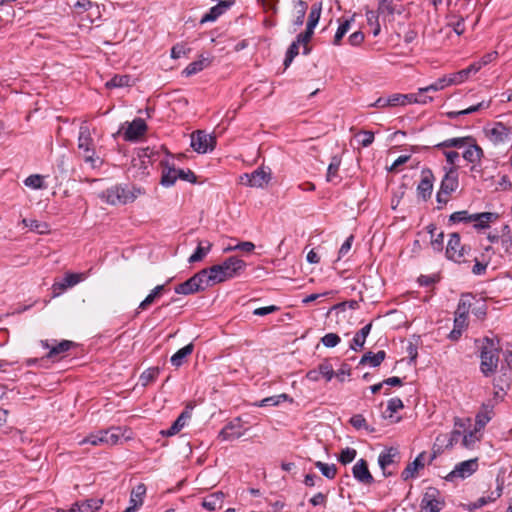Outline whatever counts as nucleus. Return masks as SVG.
<instances>
[{
	"mask_svg": "<svg viewBox=\"0 0 512 512\" xmlns=\"http://www.w3.org/2000/svg\"><path fill=\"white\" fill-rule=\"evenodd\" d=\"M299 45L300 44H298L296 42V40H295L289 46V48H288V50L286 52L285 59H284L285 69L290 66V64L292 63L293 59L298 55V53H299Z\"/></svg>",
	"mask_w": 512,
	"mask_h": 512,
	"instance_id": "nucleus-55",
	"label": "nucleus"
},
{
	"mask_svg": "<svg viewBox=\"0 0 512 512\" xmlns=\"http://www.w3.org/2000/svg\"><path fill=\"white\" fill-rule=\"evenodd\" d=\"M340 163H341V160L337 156L332 157L331 162L327 169V175H326L327 181L330 182L333 180L334 177L337 176L338 170L340 167Z\"/></svg>",
	"mask_w": 512,
	"mask_h": 512,
	"instance_id": "nucleus-57",
	"label": "nucleus"
},
{
	"mask_svg": "<svg viewBox=\"0 0 512 512\" xmlns=\"http://www.w3.org/2000/svg\"><path fill=\"white\" fill-rule=\"evenodd\" d=\"M165 291V285H157L146 298L139 304L138 310H146L151 304H153Z\"/></svg>",
	"mask_w": 512,
	"mask_h": 512,
	"instance_id": "nucleus-37",
	"label": "nucleus"
},
{
	"mask_svg": "<svg viewBox=\"0 0 512 512\" xmlns=\"http://www.w3.org/2000/svg\"><path fill=\"white\" fill-rule=\"evenodd\" d=\"M457 84V80H455L453 73L449 76H445L443 78H439L435 83L419 89L420 96L423 95V92H430V91H439L444 89L445 87Z\"/></svg>",
	"mask_w": 512,
	"mask_h": 512,
	"instance_id": "nucleus-28",
	"label": "nucleus"
},
{
	"mask_svg": "<svg viewBox=\"0 0 512 512\" xmlns=\"http://www.w3.org/2000/svg\"><path fill=\"white\" fill-rule=\"evenodd\" d=\"M372 329V322L362 327L353 337L350 344V348L354 351H358L363 348L366 338Z\"/></svg>",
	"mask_w": 512,
	"mask_h": 512,
	"instance_id": "nucleus-29",
	"label": "nucleus"
},
{
	"mask_svg": "<svg viewBox=\"0 0 512 512\" xmlns=\"http://www.w3.org/2000/svg\"><path fill=\"white\" fill-rule=\"evenodd\" d=\"M480 70V65H477L476 62L470 64L467 68L462 69L458 72L453 73L455 80H457V84L463 83L466 81L471 74H476Z\"/></svg>",
	"mask_w": 512,
	"mask_h": 512,
	"instance_id": "nucleus-41",
	"label": "nucleus"
},
{
	"mask_svg": "<svg viewBox=\"0 0 512 512\" xmlns=\"http://www.w3.org/2000/svg\"><path fill=\"white\" fill-rule=\"evenodd\" d=\"M317 369L319 370L320 375L324 377L326 381H330L335 375L333 366L327 359L321 362Z\"/></svg>",
	"mask_w": 512,
	"mask_h": 512,
	"instance_id": "nucleus-53",
	"label": "nucleus"
},
{
	"mask_svg": "<svg viewBox=\"0 0 512 512\" xmlns=\"http://www.w3.org/2000/svg\"><path fill=\"white\" fill-rule=\"evenodd\" d=\"M212 243L208 240L198 241L197 248L194 253L189 257V263H196L203 260V258L210 252Z\"/></svg>",
	"mask_w": 512,
	"mask_h": 512,
	"instance_id": "nucleus-30",
	"label": "nucleus"
},
{
	"mask_svg": "<svg viewBox=\"0 0 512 512\" xmlns=\"http://www.w3.org/2000/svg\"><path fill=\"white\" fill-rule=\"evenodd\" d=\"M210 65V60L201 56L200 59L191 62L182 72L186 77H190L202 71L204 68Z\"/></svg>",
	"mask_w": 512,
	"mask_h": 512,
	"instance_id": "nucleus-36",
	"label": "nucleus"
},
{
	"mask_svg": "<svg viewBox=\"0 0 512 512\" xmlns=\"http://www.w3.org/2000/svg\"><path fill=\"white\" fill-rule=\"evenodd\" d=\"M386 352L380 350L377 353L371 351L366 352L360 359L358 365H369L371 367H378L385 359Z\"/></svg>",
	"mask_w": 512,
	"mask_h": 512,
	"instance_id": "nucleus-27",
	"label": "nucleus"
},
{
	"mask_svg": "<svg viewBox=\"0 0 512 512\" xmlns=\"http://www.w3.org/2000/svg\"><path fill=\"white\" fill-rule=\"evenodd\" d=\"M234 4V0L220 1L217 5L210 8L209 12L204 14L200 19V23L213 22L220 17L227 9Z\"/></svg>",
	"mask_w": 512,
	"mask_h": 512,
	"instance_id": "nucleus-21",
	"label": "nucleus"
},
{
	"mask_svg": "<svg viewBox=\"0 0 512 512\" xmlns=\"http://www.w3.org/2000/svg\"><path fill=\"white\" fill-rule=\"evenodd\" d=\"M358 136H361L360 144L362 147L370 146L374 141V133L371 131L362 130L358 133Z\"/></svg>",
	"mask_w": 512,
	"mask_h": 512,
	"instance_id": "nucleus-64",
	"label": "nucleus"
},
{
	"mask_svg": "<svg viewBox=\"0 0 512 512\" xmlns=\"http://www.w3.org/2000/svg\"><path fill=\"white\" fill-rule=\"evenodd\" d=\"M377 9L382 14L383 21H392L395 14H401L403 12L402 5H398L395 0H377Z\"/></svg>",
	"mask_w": 512,
	"mask_h": 512,
	"instance_id": "nucleus-18",
	"label": "nucleus"
},
{
	"mask_svg": "<svg viewBox=\"0 0 512 512\" xmlns=\"http://www.w3.org/2000/svg\"><path fill=\"white\" fill-rule=\"evenodd\" d=\"M246 267V263L236 256L227 258L223 263L210 267L213 280L216 283L224 282L238 276Z\"/></svg>",
	"mask_w": 512,
	"mask_h": 512,
	"instance_id": "nucleus-3",
	"label": "nucleus"
},
{
	"mask_svg": "<svg viewBox=\"0 0 512 512\" xmlns=\"http://www.w3.org/2000/svg\"><path fill=\"white\" fill-rule=\"evenodd\" d=\"M315 467L318 468L322 475L328 479H334L337 474V467L335 464H327L322 461H316Z\"/></svg>",
	"mask_w": 512,
	"mask_h": 512,
	"instance_id": "nucleus-50",
	"label": "nucleus"
},
{
	"mask_svg": "<svg viewBox=\"0 0 512 512\" xmlns=\"http://www.w3.org/2000/svg\"><path fill=\"white\" fill-rule=\"evenodd\" d=\"M501 246L508 254H512V233L508 225H504L500 235Z\"/></svg>",
	"mask_w": 512,
	"mask_h": 512,
	"instance_id": "nucleus-46",
	"label": "nucleus"
},
{
	"mask_svg": "<svg viewBox=\"0 0 512 512\" xmlns=\"http://www.w3.org/2000/svg\"><path fill=\"white\" fill-rule=\"evenodd\" d=\"M190 418L188 411H183L178 418L173 422L169 429L161 431L163 436H173L177 434L185 425L187 420Z\"/></svg>",
	"mask_w": 512,
	"mask_h": 512,
	"instance_id": "nucleus-33",
	"label": "nucleus"
},
{
	"mask_svg": "<svg viewBox=\"0 0 512 512\" xmlns=\"http://www.w3.org/2000/svg\"><path fill=\"white\" fill-rule=\"evenodd\" d=\"M424 455L425 453H420L413 462L409 463L406 468L402 471L401 477L403 480H408L410 478H415L419 469L424 467Z\"/></svg>",
	"mask_w": 512,
	"mask_h": 512,
	"instance_id": "nucleus-25",
	"label": "nucleus"
},
{
	"mask_svg": "<svg viewBox=\"0 0 512 512\" xmlns=\"http://www.w3.org/2000/svg\"><path fill=\"white\" fill-rule=\"evenodd\" d=\"M289 400L292 402L293 400L285 393L270 396L262 399L257 405L260 407H267V406H278L281 402Z\"/></svg>",
	"mask_w": 512,
	"mask_h": 512,
	"instance_id": "nucleus-47",
	"label": "nucleus"
},
{
	"mask_svg": "<svg viewBox=\"0 0 512 512\" xmlns=\"http://www.w3.org/2000/svg\"><path fill=\"white\" fill-rule=\"evenodd\" d=\"M194 350L193 343H189L188 345L184 346L183 348L179 349L176 353H174L171 358L170 362L171 364L178 368L184 364L187 357L192 354Z\"/></svg>",
	"mask_w": 512,
	"mask_h": 512,
	"instance_id": "nucleus-31",
	"label": "nucleus"
},
{
	"mask_svg": "<svg viewBox=\"0 0 512 512\" xmlns=\"http://www.w3.org/2000/svg\"><path fill=\"white\" fill-rule=\"evenodd\" d=\"M472 138L473 137H471V136L450 138V139H447L443 142L436 144L434 147L437 149L463 148L468 143L471 142Z\"/></svg>",
	"mask_w": 512,
	"mask_h": 512,
	"instance_id": "nucleus-34",
	"label": "nucleus"
},
{
	"mask_svg": "<svg viewBox=\"0 0 512 512\" xmlns=\"http://www.w3.org/2000/svg\"><path fill=\"white\" fill-rule=\"evenodd\" d=\"M147 128V124L142 118H135L132 122H127L123 138L130 142L138 141L146 133Z\"/></svg>",
	"mask_w": 512,
	"mask_h": 512,
	"instance_id": "nucleus-12",
	"label": "nucleus"
},
{
	"mask_svg": "<svg viewBox=\"0 0 512 512\" xmlns=\"http://www.w3.org/2000/svg\"><path fill=\"white\" fill-rule=\"evenodd\" d=\"M478 468L477 459H470L457 464L446 477L447 480H454L455 478H467L471 476Z\"/></svg>",
	"mask_w": 512,
	"mask_h": 512,
	"instance_id": "nucleus-13",
	"label": "nucleus"
},
{
	"mask_svg": "<svg viewBox=\"0 0 512 512\" xmlns=\"http://www.w3.org/2000/svg\"><path fill=\"white\" fill-rule=\"evenodd\" d=\"M489 106H490V101H488V102L481 101L478 104L472 105L464 110L447 112L446 115L450 119H454L461 115H467V114H471V113L477 112L482 109H487V108H489Z\"/></svg>",
	"mask_w": 512,
	"mask_h": 512,
	"instance_id": "nucleus-40",
	"label": "nucleus"
},
{
	"mask_svg": "<svg viewBox=\"0 0 512 512\" xmlns=\"http://www.w3.org/2000/svg\"><path fill=\"white\" fill-rule=\"evenodd\" d=\"M192 277L194 280L196 279V282L199 284L201 291L205 290L209 286L216 284V282L213 280V273L210 272V267L202 269Z\"/></svg>",
	"mask_w": 512,
	"mask_h": 512,
	"instance_id": "nucleus-32",
	"label": "nucleus"
},
{
	"mask_svg": "<svg viewBox=\"0 0 512 512\" xmlns=\"http://www.w3.org/2000/svg\"><path fill=\"white\" fill-rule=\"evenodd\" d=\"M511 134L510 128L505 126L501 122L495 123V125L487 131L489 139L494 144L504 143L509 140Z\"/></svg>",
	"mask_w": 512,
	"mask_h": 512,
	"instance_id": "nucleus-20",
	"label": "nucleus"
},
{
	"mask_svg": "<svg viewBox=\"0 0 512 512\" xmlns=\"http://www.w3.org/2000/svg\"><path fill=\"white\" fill-rule=\"evenodd\" d=\"M480 430H477L475 427L472 431L464 434L462 437V445L465 448H472L476 442L480 440L479 435Z\"/></svg>",
	"mask_w": 512,
	"mask_h": 512,
	"instance_id": "nucleus-52",
	"label": "nucleus"
},
{
	"mask_svg": "<svg viewBox=\"0 0 512 512\" xmlns=\"http://www.w3.org/2000/svg\"><path fill=\"white\" fill-rule=\"evenodd\" d=\"M353 477L363 485L374 483V477L368 469V463L364 459L358 460L352 468Z\"/></svg>",
	"mask_w": 512,
	"mask_h": 512,
	"instance_id": "nucleus-17",
	"label": "nucleus"
},
{
	"mask_svg": "<svg viewBox=\"0 0 512 512\" xmlns=\"http://www.w3.org/2000/svg\"><path fill=\"white\" fill-rule=\"evenodd\" d=\"M24 184L32 189H41L44 187L43 177L39 174L30 175L25 179Z\"/></svg>",
	"mask_w": 512,
	"mask_h": 512,
	"instance_id": "nucleus-58",
	"label": "nucleus"
},
{
	"mask_svg": "<svg viewBox=\"0 0 512 512\" xmlns=\"http://www.w3.org/2000/svg\"><path fill=\"white\" fill-rule=\"evenodd\" d=\"M177 179H179L178 169L169 167L167 170L163 171L160 183L165 187H171L175 184Z\"/></svg>",
	"mask_w": 512,
	"mask_h": 512,
	"instance_id": "nucleus-44",
	"label": "nucleus"
},
{
	"mask_svg": "<svg viewBox=\"0 0 512 512\" xmlns=\"http://www.w3.org/2000/svg\"><path fill=\"white\" fill-rule=\"evenodd\" d=\"M40 345L48 350L46 358L53 361L63 358L66 352L76 347V343L70 340H41Z\"/></svg>",
	"mask_w": 512,
	"mask_h": 512,
	"instance_id": "nucleus-7",
	"label": "nucleus"
},
{
	"mask_svg": "<svg viewBox=\"0 0 512 512\" xmlns=\"http://www.w3.org/2000/svg\"><path fill=\"white\" fill-rule=\"evenodd\" d=\"M322 11V2H315L312 4L310 13L308 16L307 27L315 28L319 22Z\"/></svg>",
	"mask_w": 512,
	"mask_h": 512,
	"instance_id": "nucleus-42",
	"label": "nucleus"
},
{
	"mask_svg": "<svg viewBox=\"0 0 512 512\" xmlns=\"http://www.w3.org/2000/svg\"><path fill=\"white\" fill-rule=\"evenodd\" d=\"M243 435L241 419L238 417L226 424L219 432L218 437L224 441H229L238 439Z\"/></svg>",
	"mask_w": 512,
	"mask_h": 512,
	"instance_id": "nucleus-16",
	"label": "nucleus"
},
{
	"mask_svg": "<svg viewBox=\"0 0 512 512\" xmlns=\"http://www.w3.org/2000/svg\"><path fill=\"white\" fill-rule=\"evenodd\" d=\"M352 20L353 19H346L342 23H340L333 39V45H340L342 38L350 29Z\"/></svg>",
	"mask_w": 512,
	"mask_h": 512,
	"instance_id": "nucleus-51",
	"label": "nucleus"
},
{
	"mask_svg": "<svg viewBox=\"0 0 512 512\" xmlns=\"http://www.w3.org/2000/svg\"><path fill=\"white\" fill-rule=\"evenodd\" d=\"M120 439V429L119 428H111L108 430L98 431L96 433H91L82 439L79 444H91L93 446H112L118 443Z\"/></svg>",
	"mask_w": 512,
	"mask_h": 512,
	"instance_id": "nucleus-6",
	"label": "nucleus"
},
{
	"mask_svg": "<svg viewBox=\"0 0 512 512\" xmlns=\"http://www.w3.org/2000/svg\"><path fill=\"white\" fill-rule=\"evenodd\" d=\"M482 148L476 144L475 139L472 138L471 142L465 146L463 158L470 163H477L483 157Z\"/></svg>",
	"mask_w": 512,
	"mask_h": 512,
	"instance_id": "nucleus-24",
	"label": "nucleus"
},
{
	"mask_svg": "<svg viewBox=\"0 0 512 512\" xmlns=\"http://www.w3.org/2000/svg\"><path fill=\"white\" fill-rule=\"evenodd\" d=\"M399 456V451L397 448L390 447L383 450L378 457V464L380 468L383 470V475L385 477L390 476V473H386V467L393 464L395 462V458Z\"/></svg>",
	"mask_w": 512,
	"mask_h": 512,
	"instance_id": "nucleus-23",
	"label": "nucleus"
},
{
	"mask_svg": "<svg viewBox=\"0 0 512 512\" xmlns=\"http://www.w3.org/2000/svg\"><path fill=\"white\" fill-rule=\"evenodd\" d=\"M349 422L355 429H368L366 419L361 414L352 416Z\"/></svg>",
	"mask_w": 512,
	"mask_h": 512,
	"instance_id": "nucleus-62",
	"label": "nucleus"
},
{
	"mask_svg": "<svg viewBox=\"0 0 512 512\" xmlns=\"http://www.w3.org/2000/svg\"><path fill=\"white\" fill-rule=\"evenodd\" d=\"M84 278V274L82 273H67L61 281L55 282L52 285L53 296H59L67 288L75 286L76 284L84 280Z\"/></svg>",
	"mask_w": 512,
	"mask_h": 512,
	"instance_id": "nucleus-15",
	"label": "nucleus"
},
{
	"mask_svg": "<svg viewBox=\"0 0 512 512\" xmlns=\"http://www.w3.org/2000/svg\"><path fill=\"white\" fill-rule=\"evenodd\" d=\"M438 491L430 489L427 491L421 501L420 512H439L441 510V503L437 499Z\"/></svg>",
	"mask_w": 512,
	"mask_h": 512,
	"instance_id": "nucleus-19",
	"label": "nucleus"
},
{
	"mask_svg": "<svg viewBox=\"0 0 512 512\" xmlns=\"http://www.w3.org/2000/svg\"><path fill=\"white\" fill-rule=\"evenodd\" d=\"M313 33L314 29L306 26V30L298 34V36L296 37V42L302 45L308 44V42L311 40L313 36Z\"/></svg>",
	"mask_w": 512,
	"mask_h": 512,
	"instance_id": "nucleus-63",
	"label": "nucleus"
},
{
	"mask_svg": "<svg viewBox=\"0 0 512 512\" xmlns=\"http://www.w3.org/2000/svg\"><path fill=\"white\" fill-rule=\"evenodd\" d=\"M22 222L26 227H29L31 230L37 231L39 233H44V229L47 228L45 223H40L34 219H23Z\"/></svg>",
	"mask_w": 512,
	"mask_h": 512,
	"instance_id": "nucleus-61",
	"label": "nucleus"
},
{
	"mask_svg": "<svg viewBox=\"0 0 512 512\" xmlns=\"http://www.w3.org/2000/svg\"><path fill=\"white\" fill-rule=\"evenodd\" d=\"M499 353V340L485 337L482 342L480 353V370L484 376L489 377L497 370Z\"/></svg>",
	"mask_w": 512,
	"mask_h": 512,
	"instance_id": "nucleus-1",
	"label": "nucleus"
},
{
	"mask_svg": "<svg viewBox=\"0 0 512 512\" xmlns=\"http://www.w3.org/2000/svg\"><path fill=\"white\" fill-rule=\"evenodd\" d=\"M216 139L210 134H206L204 131H196L191 135V147L197 153H207L212 151L215 147Z\"/></svg>",
	"mask_w": 512,
	"mask_h": 512,
	"instance_id": "nucleus-9",
	"label": "nucleus"
},
{
	"mask_svg": "<svg viewBox=\"0 0 512 512\" xmlns=\"http://www.w3.org/2000/svg\"><path fill=\"white\" fill-rule=\"evenodd\" d=\"M241 183L250 187L262 188L268 184L271 179L269 172H266L263 168H257L252 173L243 174L241 177Z\"/></svg>",
	"mask_w": 512,
	"mask_h": 512,
	"instance_id": "nucleus-10",
	"label": "nucleus"
},
{
	"mask_svg": "<svg viewBox=\"0 0 512 512\" xmlns=\"http://www.w3.org/2000/svg\"><path fill=\"white\" fill-rule=\"evenodd\" d=\"M146 493V487L144 484L137 485L131 492L129 506L124 512H135L143 504V498Z\"/></svg>",
	"mask_w": 512,
	"mask_h": 512,
	"instance_id": "nucleus-22",
	"label": "nucleus"
},
{
	"mask_svg": "<svg viewBox=\"0 0 512 512\" xmlns=\"http://www.w3.org/2000/svg\"><path fill=\"white\" fill-rule=\"evenodd\" d=\"M294 10H295V19L293 21L294 25L299 27L304 23L305 15L307 12L308 5L303 0H293Z\"/></svg>",
	"mask_w": 512,
	"mask_h": 512,
	"instance_id": "nucleus-39",
	"label": "nucleus"
},
{
	"mask_svg": "<svg viewBox=\"0 0 512 512\" xmlns=\"http://www.w3.org/2000/svg\"><path fill=\"white\" fill-rule=\"evenodd\" d=\"M199 291H201L200 286L193 277L175 287V292L177 294L190 295Z\"/></svg>",
	"mask_w": 512,
	"mask_h": 512,
	"instance_id": "nucleus-38",
	"label": "nucleus"
},
{
	"mask_svg": "<svg viewBox=\"0 0 512 512\" xmlns=\"http://www.w3.org/2000/svg\"><path fill=\"white\" fill-rule=\"evenodd\" d=\"M498 215L492 212H482L469 214L468 211L462 210L454 212L450 215L449 221L452 223H474L476 229H485L489 227V223L497 219Z\"/></svg>",
	"mask_w": 512,
	"mask_h": 512,
	"instance_id": "nucleus-4",
	"label": "nucleus"
},
{
	"mask_svg": "<svg viewBox=\"0 0 512 512\" xmlns=\"http://www.w3.org/2000/svg\"><path fill=\"white\" fill-rule=\"evenodd\" d=\"M472 300H474L473 294H462L454 314L468 317L469 313L471 312V307H473L471 304Z\"/></svg>",
	"mask_w": 512,
	"mask_h": 512,
	"instance_id": "nucleus-35",
	"label": "nucleus"
},
{
	"mask_svg": "<svg viewBox=\"0 0 512 512\" xmlns=\"http://www.w3.org/2000/svg\"><path fill=\"white\" fill-rule=\"evenodd\" d=\"M224 493L216 491L206 496L202 501V507L208 511H215L222 507L224 501Z\"/></svg>",
	"mask_w": 512,
	"mask_h": 512,
	"instance_id": "nucleus-26",
	"label": "nucleus"
},
{
	"mask_svg": "<svg viewBox=\"0 0 512 512\" xmlns=\"http://www.w3.org/2000/svg\"><path fill=\"white\" fill-rule=\"evenodd\" d=\"M130 81L131 77L129 75H114L105 85L109 89L122 88L130 86Z\"/></svg>",
	"mask_w": 512,
	"mask_h": 512,
	"instance_id": "nucleus-45",
	"label": "nucleus"
},
{
	"mask_svg": "<svg viewBox=\"0 0 512 512\" xmlns=\"http://www.w3.org/2000/svg\"><path fill=\"white\" fill-rule=\"evenodd\" d=\"M159 372H160V370L158 367H150V368L146 369L145 371H143L139 378L141 385L147 386L150 383H152L153 381H155L159 375Z\"/></svg>",
	"mask_w": 512,
	"mask_h": 512,
	"instance_id": "nucleus-49",
	"label": "nucleus"
},
{
	"mask_svg": "<svg viewBox=\"0 0 512 512\" xmlns=\"http://www.w3.org/2000/svg\"><path fill=\"white\" fill-rule=\"evenodd\" d=\"M357 455V451L354 448L347 447L343 449L338 457V461L343 465L351 463Z\"/></svg>",
	"mask_w": 512,
	"mask_h": 512,
	"instance_id": "nucleus-56",
	"label": "nucleus"
},
{
	"mask_svg": "<svg viewBox=\"0 0 512 512\" xmlns=\"http://www.w3.org/2000/svg\"><path fill=\"white\" fill-rule=\"evenodd\" d=\"M103 501L101 499H88L80 502L81 512H95L101 508Z\"/></svg>",
	"mask_w": 512,
	"mask_h": 512,
	"instance_id": "nucleus-54",
	"label": "nucleus"
},
{
	"mask_svg": "<svg viewBox=\"0 0 512 512\" xmlns=\"http://www.w3.org/2000/svg\"><path fill=\"white\" fill-rule=\"evenodd\" d=\"M471 304L473 305V307H471V313L480 320L484 319L487 314L485 301L474 296V300H472Z\"/></svg>",
	"mask_w": 512,
	"mask_h": 512,
	"instance_id": "nucleus-43",
	"label": "nucleus"
},
{
	"mask_svg": "<svg viewBox=\"0 0 512 512\" xmlns=\"http://www.w3.org/2000/svg\"><path fill=\"white\" fill-rule=\"evenodd\" d=\"M501 494H502V487L498 486L496 491L492 492L490 496L480 497L474 503H472L471 509H478L490 502H494L496 499H498L501 496Z\"/></svg>",
	"mask_w": 512,
	"mask_h": 512,
	"instance_id": "nucleus-48",
	"label": "nucleus"
},
{
	"mask_svg": "<svg viewBox=\"0 0 512 512\" xmlns=\"http://www.w3.org/2000/svg\"><path fill=\"white\" fill-rule=\"evenodd\" d=\"M469 250L470 248L461 244L460 235L458 233L454 232L450 234L446 247V256L448 259L457 263L465 262V255Z\"/></svg>",
	"mask_w": 512,
	"mask_h": 512,
	"instance_id": "nucleus-8",
	"label": "nucleus"
},
{
	"mask_svg": "<svg viewBox=\"0 0 512 512\" xmlns=\"http://www.w3.org/2000/svg\"><path fill=\"white\" fill-rule=\"evenodd\" d=\"M341 341V338L336 333H327L321 338V343L327 348H333L337 346Z\"/></svg>",
	"mask_w": 512,
	"mask_h": 512,
	"instance_id": "nucleus-59",
	"label": "nucleus"
},
{
	"mask_svg": "<svg viewBox=\"0 0 512 512\" xmlns=\"http://www.w3.org/2000/svg\"><path fill=\"white\" fill-rule=\"evenodd\" d=\"M142 194H144L142 188L115 185L103 191L101 198L110 205H125L133 202Z\"/></svg>",
	"mask_w": 512,
	"mask_h": 512,
	"instance_id": "nucleus-2",
	"label": "nucleus"
},
{
	"mask_svg": "<svg viewBox=\"0 0 512 512\" xmlns=\"http://www.w3.org/2000/svg\"><path fill=\"white\" fill-rule=\"evenodd\" d=\"M78 149L82 152L85 163L91 167L95 168L98 163L101 164L99 157L95 156L94 141L86 124H82L79 129Z\"/></svg>",
	"mask_w": 512,
	"mask_h": 512,
	"instance_id": "nucleus-5",
	"label": "nucleus"
},
{
	"mask_svg": "<svg viewBox=\"0 0 512 512\" xmlns=\"http://www.w3.org/2000/svg\"><path fill=\"white\" fill-rule=\"evenodd\" d=\"M444 169L446 173L441 181L439 191L447 195H450L451 193L456 191V189L459 186L457 167H445Z\"/></svg>",
	"mask_w": 512,
	"mask_h": 512,
	"instance_id": "nucleus-14",
	"label": "nucleus"
},
{
	"mask_svg": "<svg viewBox=\"0 0 512 512\" xmlns=\"http://www.w3.org/2000/svg\"><path fill=\"white\" fill-rule=\"evenodd\" d=\"M434 175L428 168L421 171V180L417 185V196L423 201H427L431 198L433 191Z\"/></svg>",
	"mask_w": 512,
	"mask_h": 512,
	"instance_id": "nucleus-11",
	"label": "nucleus"
},
{
	"mask_svg": "<svg viewBox=\"0 0 512 512\" xmlns=\"http://www.w3.org/2000/svg\"><path fill=\"white\" fill-rule=\"evenodd\" d=\"M403 407L404 404L400 398H391L387 404V411L390 412L389 417H392L393 413H396L397 411L403 409Z\"/></svg>",
	"mask_w": 512,
	"mask_h": 512,
	"instance_id": "nucleus-60",
	"label": "nucleus"
}]
</instances>
